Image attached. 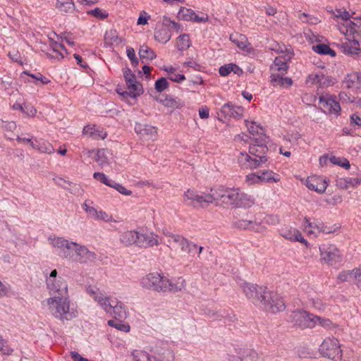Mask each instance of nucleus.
<instances>
[{"label": "nucleus", "instance_id": "obj_1", "mask_svg": "<svg viewBox=\"0 0 361 361\" xmlns=\"http://www.w3.org/2000/svg\"><path fill=\"white\" fill-rule=\"evenodd\" d=\"M45 302L50 314L61 321H69L77 316V312L71 307L68 295L51 296Z\"/></svg>", "mask_w": 361, "mask_h": 361}, {"label": "nucleus", "instance_id": "obj_2", "mask_svg": "<svg viewBox=\"0 0 361 361\" xmlns=\"http://www.w3.org/2000/svg\"><path fill=\"white\" fill-rule=\"evenodd\" d=\"M338 30L345 36V41L342 42L341 47L343 51L348 55L357 56L361 54V48L359 42L355 39L354 35L357 33L356 25L353 22H347L343 25H338Z\"/></svg>", "mask_w": 361, "mask_h": 361}, {"label": "nucleus", "instance_id": "obj_3", "mask_svg": "<svg viewBox=\"0 0 361 361\" xmlns=\"http://www.w3.org/2000/svg\"><path fill=\"white\" fill-rule=\"evenodd\" d=\"M64 258L82 264L93 262L96 259L97 255L86 246L73 241L71 250L64 252Z\"/></svg>", "mask_w": 361, "mask_h": 361}, {"label": "nucleus", "instance_id": "obj_4", "mask_svg": "<svg viewBox=\"0 0 361 361\" xmlns=\"http://www.w3.org/2000/svg\"><path fill=\"white\" fill-rule=\"evenodd\" d=\"M46 286L49 293L51 296L68 295V285L66 280L59 276L56 269L52 270L46 276Z\"/></svg>", "mask_w": 361, "mask_h": 361}, {"label": "nucleus", "instance_id": "obj_5", "mask_svg": "<svg viewBox=\"0 0 361 361\" xmlns=\"http://www.w3.org/2000/svg\"><path fill=\"white\" fill-rule=\"evenodd\" d=\"M319 352L322 357L333 361H341L343 357L340 342L334 337L324 338L319 345Z\"/></svg>", "mask_w": 361, "mask_h": 361}, {"label": "nucleus", "instance_id": "obj_6", "mask_svg": "<svg viewBox=\"0 0 361 361\" xmlns=\"http://www.w3.org/2000/svg\"><path fill=\"white\" fill-rule=\"evenodd\" d=\"M271 49L281 54V55L276 57L274 63L271 66V72L278 71L282 75L286 74L288 68L287 63L291 59L293 55L290 47H287L283 44H275Z\"/></svg>", "mask_w": 361, "mask_h": 361}, {"label": "nucleus", "instance_id": "obj_7", "mask_svg": "<svg viewBox=\"0 0 361 361\" xmlns=\"http://www.w3.org/2000/svg\"><path fill=\"white\" fill-rule=\"evenodd\" d=\"M240 288L245 297L255 305L259 307L262 302L265 300L266 295L269 292L267 287L248 282L242 283Z\"/></svg>", "mask_w": 361, "mask_h": 361}, {"label": "nucleus", "instance_id": "obj_8", "mask_svg": "<svg viewBox=\"0 0 361 361\" xmlns=\"http://www.w3.org/2000/svg\"><path fill=\"white\" fill-rule=\"evenodd\" d=\"M212 200L210 192H197L192 189L187 190L183 195V202L195 208L205 207L211 204Z\"/></svg>", "mask_w": 361, "mask_h": 361}, {"label": "nucleus", "instance_id": "obj_9", "mask_svg": "<svg viewBox=\"0 0 361 361\" xmlns=\"http://www.w3.org/2000/svg\"><path fill=\"white\" fill-rule=\"evenodd\" d=\"M319 250L322 263L333 266L342 260L341 251L334 244H322Z\"/></svg>", "mask_w": 361, "mask_h": 361}, {"label": "nucleus", "instance_id": "obj_10", "mask_svg": "<svg viewBox=\"0 0 361 361\" xmlns=\"http://www.w3.org/2000/svg\"><path fill=\"white\" fill-rule=\"evenodd\" d=\"M88 295L106 313L109 314L113 310V305L116 300L106 296L99 288L96 286H89L86 289Z\"/></svg>", "mask_w": 361, "mask_h": 361}, {"label": "nucleus", "instance_id": "obj_11", "mask_svg": "<svg viewBox=\"0 0 361 361\" xmlns=\"http://www.w3.org/2000/svg\"><path fill=\"white\" fill-rule=\"evenodd\" d=\"M259 307L268 313L276 314L285 309V303L278 293L269 290Z\"/></svg>", "mask_w": 361, "mask_h": 361}, {"label": "nucleus", "instance_id": "obj_12", "mask_svg": "<svg viewBox=\"0 0 361 361\" xmlns=\"http://www.w3.org/2000/svg\"><path fill=\"white\" fill-rule=\"evenodd\" d=\"M163 234L166 238V245L172 249L180 248L183 252H190L192 248H197L195 244L190 243L183 236L171 233L167 231H163Z\"/></svg>", "mask_w": 361, "mask_h": 361}, {"label": "nucleus", "instance_id": "obj_13", "mask_svg": "<svg viewBox=\"0 0 361 361\" xmlns=\"http://www.w3.org/2000/svg\"><path fill=\"white\" fill-rule=\"evenodd\" d=\"M320 108L326 114L338 117L341 108L335 96L329 94H323L319 97Z\"/></svg>", "mask_w": 361, "mask_h": 361}, {"label": "nucleus", "instance_id": "obj_14", "mask_svg": "<svg viewBox=\"0 0 361 361\" xmlns=\"http://www.w3.org/2000/svg\"><path fill=\"white\" fill-rule=\"evenodd\" d=\"M164 276L159 272H151L140 279V284L145 289L161 292Z\"/></svg>", "mask_w": 361, "mask_h": 361}, {"label": "nucleus", "instance_id": "obj_15", "mask_svg": "<svg viewBox=\"0 0 361 361\" xmlns=\"http://www.w3.org/2000/svg\"><path fill=\"white\" fill-rule=\"evenodd\" d=\"M313 319L314 314L303 310L293 311L288 317L290 322L302 328H314Z\"/></svg>", "mask_w": 361, "mask_h": 361}, {"label": "nucleus", "instance_id": "obj_16", "mask_svg": "<svg viewBox=\"0 0 361 361\" xmlns=\"http://www.w3.org/2000/svg\"><path fill=\"white\" fill-rule=\"evenodd\" d=\"M233 190L234 188H225L221 186L212 189L210 192V195L212 198L211 204H231L233 195H235Z\"/></svg>", "mask_w": 361, "mask_h": 361}, {"label": "nucleus", "instance_id": "obj_17", "mask_svg": "<svg viewBox=\"0 0 361 361\" xmlns=\"http://www.w3.org/2000/svg\"><path fill=\"white\" fill-rule=\"evenodd\" d=\"M178 18L182 20L192 21L197 23H206L209 20L207 14L202 12L196 13L194 10L186 7H181L179 9Z\"/></svg>", "mask_w": 361, "mask_h": 361}, {"label": "nucleus", "instance_id": "obj_18", "mask_svg": "<svg viewBox=\"0 0 361 361\" xmlns=\"http://www.w3.org/2000/svg\"><path fill=\"white\" fill-rule=\"evenodd\" d=\"M338 283L348 282L361 286V268L356 267L352 270H343L337 276Z\"/></svg>", "mask_w": 361, "mask_h": 361}, {"label": "nucleus", "instance_id": "obj_19", "mask_svg": "<svg viewBox=\"0 0 361 361\" xmlns=\"http://www.w3.org/2000/svg\"><path fill=\"white\" fill-rule=\"evenodd\" d=\"M266 143L267 140L263 142L255 140L249 147V153L252 157L257 158V160L262 166L267 161L266 156L267 147Z\"/></svg>", "mask_w": 361, "mask_h": 361}, {"label": "nucleus", "instance_id": "obj_20", "mask_svg": "<svg viewBox=\"0 0 361 361\" xmlns=\"http://www.w3.org/2000/svg\"><path fill=\"white\" fill-rule=\"evenodd\" d=\"M135 132L142 140H155L157 137V128L147 123H136Z\"/></svg>", "mask_w": 361, "mask_h": 361}, {"label": "nucleus", "instance_id": "obj_21", "mask_svg": "<svg viewBox=\"0 0 361 361\" xmlns=\"http://www.w3.org/2000/svg\"><path fill=\"white\" fill-rule=\"evenodd\" d=\"M231 205L236 207L249 208L255 204V199L250 195L242 192L239 188H234Z\"/></svg>", "mask_w": 361, "mask_h": 361}, {"label": "nucleus", "instance_id": "obj_22", "mask_svg": "<svg viewBox=\"0 0 361 361\" xmlns=\"http://www.w3.org/2000/svg\"><path fill=\"white\" fill-rule=\"evenodd\" d=\"M185 281L182 277L169 279V278L164 276L161 292L177 293L185 289Z\"/></svg>", "mask_w": 361, "mask_h": 361}, {"label": "nucleus", "instance_id": "obj_23", "mask_svg": "<svg viewBox=\"0 0 361 361\" xmlns=\"http://www.w3.org/2000/svg\"><path fill=\"white\" fill-rule=\"evenodd\" d=\"M329 185L326 178L318 176H309L305 180V185L309 190H314L317 193H324Z\"/></svg>", "mask_w": 361, "mask_h": 361}, {"label": "nucleus", "instance_id": "obj_24", "mask_svg": "<svg viewBox=\"0 0 361 361\" xmlns=\"http://www.w3.org/2000/svg\"><path fill=\"white\" fill-rule=\"evenodd\" d=\"M138 247L148 248L159 245L158 235L153 232H140L138 231Z\"/></svg>", "mask_w": 361, "mask_h": 361}, {"label": "nucleus", "instance_id": "obj_25", "mask_svg": "<svg viewBox=\"0 0 361 361\" xmlns=\"http://www.w3.org/2000/svg\"><path fill=\"white\" fill-rule=\"evenodd\" d=\"M345 87L355 92H361V73L355 72L348 74L344 80Z\"/></svg>", "mask_w": 361, "mask_h": 361}, {"label": "nucleus", "instance_id": "obj_26", "mask_svg": "<svg viewBox=\"0 0 361 361\" xmlns=\"http://www.w3.org/2000/svg\"><path fill=\"white\" fill-rule=\"evenodd\" d=\"M306 82L309 85H319L321 87H328L334 83L331 78L319 73H312L307 78Z\"/></svg>", "mask_w": 361, "mask_h": 361}, {"label": "nucleus", "instance_id": "obj_27", "mask_svg": "<svg viewBox=\"0 0 361 361\" xmlns=\"http://www.w3.org/2000/svg\"><path fill=\"white\" fill-rule=\"evenodd\" d=\"M238 163L243 169H255L262 166L259 164L256 157L246 152H240L238 157Z\"/></svg>", "mask_w": 361, "mask_h": 361}, {"label": "nucleus", "instance_id": "obj_28", "mask_svg": "<svg viewBox=\"0 0 361 361\" xmlns=\"http://www.w3.org/2000/svg\"><path fill=\"white\" fill-rule=\"evenodd\" d=\"M49 245L52 247L59 250L64 255V252L71 250V245L73 241H69L63 237L51 235L47 239Z\"/></svg>", "mask_w": 361, "mask_h": 361}, {"label": "nucleus", "instance_id": "obj_29", "mask_svg": "<svg viewBox=\"0 0 361 361\" xmlns=\"http://www.w3.org/2000/svg\"><path fill=\"white\" fill-rule=\"evenodd\" d=\"M127 87L128 91L121 92L118 89L116 90L118 94L124 99H128V97L135 99L143 93L142 85L137 81L128 85Z\"/></svg>", "mask_w": 361, "mask_h": 361}, {"label": "nucleus", "instance_id": "obj_30", "mask_svg": "<svg viewBox=\"0 0 361 361\" xmlns=\"http://www.w3.org/2000/svg\"><path fill=\"white\" fill-rule=\"evenodd\" d=\"M138 231L127 230L122 232L119 237L120 243L125 247L138 246Z\"/></svg>", "mask_w": 361, "mask_h": 361}, {"label": "nucleus", "instance_id": "obj_31", "mask_svg": "<svg viewBox=\"0 0 361 361\" xmlns=\"http://www.w3.org/2000/svg\"><path fill=\"white\" fill-rule=\"evenodd\" d=\"M246 126L249 133L252 135L254 141L260 140L266 141L267 137L264 134V128L254 121H245Z\"/></svg>", "mask_w": 361, "mask_h": 361}, {"label": "nucleus", "instance_id": "obj_32", "mask_svg": "<svg viewBox=\"0 0 361 361\" xmlns=\"http://www.w3.org/2000/svg\"><path fill=\"white\" fill-rule=\"evenodd\" d=\"M237 226L242 229L252 230L257 233H263L267 229V227L262 223L245 219L239 220Z\"/></svg>", "mask_w": 361, "mask_h": 361}, {"label": "nucleus", "instance_id": "obj_33", "mask_svg": "<svg viewBox=\"0 0 361 361\" xmlns=\"http://www.w3.org/2000/svg\"><path fill=\"white\" fill-rule=\"evenodd\" d=\"M221 112L225 117L241 118L243 114V109L228 102L222 106Z\"/></svg>", "mask_w": 361, "mask_h": 361}, {"label": "nucleus", "instance_id": "obj_34", "mask_svg": "<svg viewBox=\"0 0 361 361\" xmlns=\"http://www.w3.org/2000/svg\"><path fill=\"white\" fill-rule=\"evenodd\" d=\"M32 148L40 153L47 154H51L55 152L53 145L44 139H35V142L32 143Z\"/></svg>", "mask_w": 361, "mask_h": 361}, {"label": "nucleus", "instance_id": "obj_35", "mask_svg": "<svg viewBox=\"0 0 361 361\" xmlns=\"http://www.w3.org/2000/svg\"><path fill=\"white\" fill-rule=\"evenodd\" d=\"M361 185V178H338L336 180V185L342 190H347L350 188H357Z\"/></svg>", "mask_w": 361, "mask_h": 361}, {"label": "nucleus", "instance_id": "obj_36", "mask_svg": "<svg viewBox=\"0 0 361 361\" xmlns=\"http://www.w3.org/2000/svg\"><path fill=\"white\" fill-rule=\"evenodd\" d=\"M82 133L93 139H104L106 137V133L104 131L103 128L95 125L85 126Z\"/></svg>", "mask_w": 361, "mask_h": 361}, {"label": "nucleus", "instance_id": "obj_37", "mask_svg": "<svg viewBox=\"0 0 361 361\" xmlns=\"http://www.w3.org/2000/svg\"><path fill=\"white\" fill-rule=\"evenodd\" d=\"M94 159L101 168H105L111 163V153L104 149H99Z\"/></svg>", "mask_w": 361, "mask_h": 361}, {"label": "nucleus", "instance_id": "obj_38", "mask_svg": "<svg viewBox=\"0 0 361 361\" xmlns=\"http://www.w3.org/2000/svg\"><path fill=\"white\" fill-rule=\"evenodd\" d=\"M154 38L161 43H166L171 38V31L169 27L162 23L158 25L154 32Z\"/></svg>", "mask_w": 361, "mask_h": 361}, {"label": "nucleus", "instance_id": "obj_39", "mask_svg": "<svg viewBox=\"0 0 361 361\" xmlns=\"http://www.w3.org/2000/svg\"><path fill=\"white\" fill-rule=\"evenodd\" d=\"M230 39L239 49L247 51H250V43L245 35L239 33L231 34L230 35Z\"/></svg>", "mask_w": 361, "mask_h": 361}, {"label": "nucleus", "instance_id": "obj_40", "mask_svg": "<svg viewBox=\"0 0 361 361\" xmlns=\"http://www.w3.org/2000/svg\"><path fill=\"white\" fill-rule=\"evenodd\" d=\"M283 75L278 71L271 72V82L276 87H290L293 84V80L289 78H284Z\"/></svg>", "mask_w": 361, "mask_h": 361}, {"label": "nucleus", "instance_id": "obj_41", "mask_svg": "<svg viewBox=\"0 0 361 361\" xmlns=\"http://www.w3.org/2000/svg\"><path fill=\"white\" fill-rule=\"evenodd\" d=\"M281 235L283 238L293 241H298L300 243H306V240L302 236L299 231L295 228H286L281 231Z\"/></svg>", "mask_w": 361, "mask_h": 361}, {"label": "nucleus", "instance_id": "obj_42", "mask_svg": "<svg viewBox=\"0 0 361 361\" xmlns=\"http://www.w3.org/2000/svg\"><path fill=\"white\" fill-rule=\"evenodd\" d=\"M109 314L115 318L126 319L128 316L127 307L123 302L116 300L113 305V310Z\"/></svg>", "mask_w": 361, "mask_h": 361}, {"label": "nucleus", "instance_id": "obj_43", "mask_svg": "<svg viewBox=\"0 0 361 361\" xmlns=\"http://www.w3.org/2000/svg\"><path fill=\"white\" fill-rule=\"evenodd\" d=\"M161 69L164 71L169 75V78L175 82L180 83L185 80V77L183 74L176 73V68L173 66H164Z\"/></svg>", "mask_w": 361, "mask_h": 361}, {"label": "nucleus", "instance_id": "obj_44", "mask_svg": "<svg viewBox=\"0 0 361 361\" xmlns=\"http://www.w3.org/2000/svg\"><path fill=\"white\" fill-rule=\"evenodd\" d=\"M261 183H277L281 180L280 175L271 170L259 171Z\"/></svg>", "mask_w": 361, "mask_h": 361}, {"label": "nucleus", "instance_id": "obj_45", "mask_svg": "<svg viewBox=\"0 0 361 361\" xmlns=\"http://www.w3.org/2000/svg\"><path fill=\"white\" fill-rule=\"evenodd\" d=\"M55 7L57 10L63 13H71L75 8L73 0H56Z\"/></svg>", "mask_w": 361, "mask_h": 361}, {"label": "nucleus", "instance_id": "obj_46", "mask_svg": "<svg viewBox=\"0 0 361 361\" xmlns=\"http://www.w3.org/2000/svg\"><path fill=\"white\" fill-rule=\"evenodd\" d=\"M13 109L14 110L20 111L28 117H34L37 114V109L29 104H20L19 102H16L13 105Z\"/></svg>", "mask_w": 361, "mask_h": 361}, {"label": "nucleus", "instance_id": "obj_47", "mask_svg": "<svg viewBox=\"0 0 361 361\" xmlns=\"http://www.w3.org/2000/svg\"><path fill=\"white\" fill-rule=\"evenodd\" d=\"M160 102L166 107L175 110L184 106L185 104L180 99H175L171 96H166L164 100Z\"/></svg>", "mask_w": 361, "mask_h": 361}, {"label": "nucleus", "instance_id": "obj_48", "mask_svg": "<svg viewBox=\"0 0 361 361\" xmlns=\"http://www.w3.org/2000/svg\"><path fill=\"white\" fill-rule=\"evenodd\" d=\"M219 74L221 76H227L231 72L237 75H240L243 73L241 68H240L237 65L234 63H228L224 66H222L219 68Z\"/></svg>", "mask_w": 361, "mask_h": 361}, {"label": "nucleus", "instance_id": "obj_49", "mask_svg": "<svg viewBox=\"0 0 361 361\" xmlns=\"http://www.w3.org/2000/svg\"><path fill=\"white\" fill-rule=\"evenodd\" d=\"M329 161L336 166H339L346 170H348L350 168V164L349 161L343 157H336L332 155L329 157Z\"/></svg>", "mask_w": 361, "mask_h": 361}, {"label": "nucleus", "instance_id": "obj_50", "mask_svg": "<svg viewBox=\"0 0 361 361\" xmlns=\"http://www.w3.org/2000/svg\"><path fill=\"white\" fill-rule=\"evenodd\" d=\"M313 321L314 327L316 326L317 325L321 326L329 329L336 327V325L334 324L333 322L329 319L327 318L314 315Z\"/></svg>", "mask_w": 361, "mask_h": 361}, {"label": "nucleus", "instance_id": "obj_51", "mask_svg": "<svg viewBox=\"0 0 361 361\" xmlns=\"http://www.w3.org/2000/svg\"><path fill=\"white\" fill-rule=\"evenodd\" d=\"M312 49L319 54L329 55L331 56H336V52L331 49L328 45L324 44H319L316 46L312 47Z\"/></svg>", "mask_w": 361, "mask_h": 361}, {"label": "nucleus", "instance_id": "obj_52", "mask_svg": "<svg viewBox=\"0 0 361 361\" xmlns=\"http://www.w3.org/2000/svg\"><path fill=\"white\" fill-rule=\"evenodd\" d=\"M139 56L142 59L153 60L156 58L154 51L147 45H142L139 49Z\"/></svg>", "mask_w": 361, "mask_h": 361}, {"label": "nucleus", "instance_id": "obj_53", "mask_svg": "<svg viewBox=\"0 0 361 361\" xmlns=\"http://www.w3.org/2000/svg\"><path fill=\"white\" fill-rule=\"evenodd\" d=\"M191 45L190 37L188 35H180L176 40V46L179 50H185Z\"/></svg>", "mask_w": 361, "mask_h": 361}, {"label": "nucleus", "instance_id": "obj_54", "mask_svg": "<svg viewBox=\"0 0 361 361\" xmlns=\"http://www.w3.org/2000/svg\"><path fill=\"white\" fill-rule=\"evenodd\" d=\"M334 18H341L343 21V23H338L337 26L338 25H343L347 22H351L349 20L351 18V14L346 10L336 9L334 13Z\"/></svg>", "mask_w": 361, "mask_h": 361}, {"label": "nucleus", "instance_id": "obj_55", "mask_svg": "<svg viewBox=\"0 0 361 361\" xmlns=\"http://www.w3.org/2000/svg\"><path fill=\"white\" fill-rule=\"evenodd\" d=\"M87 14L99 20L106 19L109 16L108 12L105 9L100 8H95L90 10L87 11Z\"/></svg>", "mask_w": 361, "mask_h": 361}, {"label": "nucleus", "instance_id": "obj_56", "mask_svg": "<svg viewBox=\"0 0 361 361\" xmlns=\"http://www.w3.org/2000/svg\"><path fill=\"white\" fill-rule=\"evenodd\" d=\"M108 325L126 333L129 332L130 330V326L129 324L126 323H123L121 321H116L113 319L109 320Z\"/></svg>", "mask_w": 361, "mask_h": 361}, {"label": "nucleus", "instance_id": "obj_57", "mask_svg": "<svg viewBox=\"0 0 361 361\" xmlns=\"http://www.w3.org/2000/svg\"><path fill=\"white\" fill-rule=\"evenodd\" d=\"M82 208L90 218L96 220L97 218L98 217L99 210H98L95 207L90 205L88 203V201H85L82 204Z\"/></svg>", "mask_w": 361, "mask_h": 361}, {"label": "nucleus", "instance_id": "obj_58", "mask_svg": "<svg viewBox=\"0 0 361 361\" xmlns=\"http://www.w3.org/2000/svg\"><path fill=\"white\" fill-rule=\"evenodd\" d=\"M93 178L97 181L111 188L114 183L113 180L110 179L106 174L102 172H95L93 173Z\"/></svg>", "mask_w": 361, "mask_h": 361}, {"label": "nucleus", "instance_id": "obj_59", "mask_svg": "<svg viewBox=\"0 0 361 361\" xmlns=\"http://www.w3.org/2000/svg\"><path fill=\"white\" fill-rule=\"evenodd\" d=\"M305 231L312 234H317L321 232L322 225H319L314 222H310L309 221H306V224L305 225Z\"/></svg>", "mask_w": 361, "mask_h": 361}, {"label": "nucleus", "instance_id": "obj_60", "mask_svg": "<svg viewBox=\"0 0 361 361\" xmlns=\"http://www.w3.org/2000/svg\"><path fill=\"white\" fill-rule=\"evenodd\" d=\"M245 181L249 185L261 183L259 172L258 171L257 173H252L247 175Z\"/></svg>", "mask_w": 361, "mask_h": 361}, {"label": "nucleus", "instance_id": "obj_61", "mask_svg": "<svg viewBox=\"0 0 361 361\" xmlns=\"http://www.w3.org/2000/svg\"><path fill=\"white\" fill-rule=\"evenodd\" d=\"M132 355L133 361H147L149 359V354L143 350H135Z\"/></svg>", "mask_w": 361, "mask_h": 361}, {"label": "nucleus", "instance_id": "obj_62", "mask_svg": "<svg viewBox=\"0 0 361 361\" xmlns=\"http://www.w3.org/2000/svg\"><path fill=\"white\" fill-rule=\"evenodd\" d=\"M169 86L167 80L165 78H161L155 82L154 88L158 92H161L166 90Z\"/></svg>", "mask_w": 361, "mask_h": 361}, {"label": "nucleus", "instance_id": "obj_63", "mask_svg": "<svg viewBox=\"0 0 361 361\" xmlns=\"http://www.w3.org/2000/svg\"><path fill=\"white\" fill-rule=\"evenodd\" d=\"M111 188L115 189L116 191H118L119 193H121L123 195L130 196L133 193L131 190H128L123 185L118 183L115 181H114V183L111 185Z\"/></svg>", "mask_w": 361, "mask_h": 361}, {"label": "nucleus", "instance_id": "obj_64", "mask_svg": "<svg viewBox=\"0 0 361 361\" xmlns=\"http://www.w3.org/2000/svg\"><path fill=\"white\" fill-rule=\"evenodd\" d=\"M96 221H102L106 223L116 222L112 215L107 214L103 210H99L98 217Z\"/></svg>", "mask_w": 361, "mask_h": 361}]
</instances>
